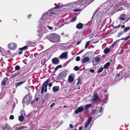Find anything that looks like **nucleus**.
Returning <instances> with one entry per match:
<instances>
[{
	"instance_id": "f257e3e1",
	"label": "nucleus",
	"mask_w": 130,
	"mask_h": 130,
	"mask_svg": "<svg viewBox=\"0 0 130 130\" xmlns=\"http://www.w3.org/2000/svg\"><path fill=\"white\" fill-rule=\"evenodd\" d=\"M47 38L52 42L56 43L59 42L60 41V37L59 36L55 34H52L49 35Z\"/></svg>"
},
{
	"instance_id": "f03ea898",
	"label": "nucleus",
	"mask_w": 130,
	"mask_h": 130,
	"mask_svg": "<svg viewBox=\"0 0 130 130\" xmlns=\"http://www.w3.org/2000/svg\"><path fill=\"white\" fill-rule=\"evenodd\" d=\"M32 98L31 93L29 92L23 99L22 103L26 105H28L31 103L32 101Z\"/></svg>"
},
{
	"instance_id": "7ed1b4c3",
	"label": "nucleus",
	"mask_w": 130,
	"mask_h": 130,
	"mask_svg": "<svg viewBox=\"0 0 130 130\" xmlns=\"http://www.w3.org/2000/svg\"><path fill=\"white\" fill-rule=\"evenodd\" d=\"M50 79V78H49L43 84L41 91V94L43 93L44 91L45 92H47V86Z\"/></svg>"
},
{
	"instance_id": "20e7f679",
	"label": "nucleus",
	"mask_w": 130,
	"mask_h": 130,
	"mask_svg": "<svg viewBox=\"0 0 130 130\" xmlns=\"http://www.w3.org/2000/svg\"><path fill=\"white\" fill-rule=\"evenodd\" d=\"M0 53L2 55L6 57H9L12 54L11 52L7 49H0Z\"/></svg>"
},
{
	"instance_id": "39448f33",
	"label": "nucleus",
	"mask_w": 130,
	"mask_h": 130,
	"mask_svg": "<svg viewBox=\"0 0 130 130\" xmlns=\"http://www.w3.org/2000/svg\"><path fill=\"white\" fill-rule=\"evenodd\" d=\"M102 56L100 55H98L96 56L94 59L92 61L93 65L96 66L98 64L99 62L102 61Z\"/></svg>"
},
{
	"instance_id": "423d86ee",
	"label": "nucleus",
	"mask_w": 130,
	"mask_h": 130,
	"mask_svg": "<svg viewBox=\"0 0 130 130\" xmlns=\"http://www.w3.org/2000/svg\"><path fill=\"white\" fill-rule=\"evenodd\" d=\"M66 72L64 71L59 73L57 77L59 80H60L66 77Z\"/></svg>"
},
{
	"instance_id": "0eeeda50",
	"label": "nucleus",
	"mask_w": 130,
	"mask_h": 130,
	"mask_svg": "<svg viewBox=\"0 0 130 130\" xmlns=\"http://www.w3.org/2000/svg\"><path fill=\"white\" fill-rule=\"evenodd\" d=\"M84 108L81 106L78 107L76 108L74 111V112L73 114H74V113L77 114L80 112H82L84 110Z\"/></svg>"
},
{
	"instance_id": "6e6552de",
	"label": "nucleus",
	"mask_w": 130,
	"mask_h": 130,
	"mask_svg": "<svg viewBox=\"0 0 130 130\" xmlns=\"http://www.w3.org/2000/svg\"><path fill=\"white\" fill-rule=\"evenodd\" d=\"M8 48L10 49H16L17 47L16 44L13 43H10L8 45Z\"/></svg>"
},
{
	"instance_id": "1a4fd4ad",
	"label": "nucleus",
	"mask_w": 130,
	"mask_h": 130,
	"mask_svg": "<svg viewBox=\"0 0 130 130\" xmlns=\"http://www.w3.org/2000/svg\"><path fill=\"white\" fill-rule=\"evenodd\" d=\"M52 63L54 64H57L59 63V60L58 58L55 57L52 59Z\"/></svg>"
},
{
	"instance_id": "9d476101",
	"label": "nucleus",
	"mask_w": 130,
	"mask_h": 130,
	"mask_svg": "<svg viewBox=\"0 0 130 130\" xmlns=\"http://www.w3.org/2000/svg\"><path fill=\"white\" fill-rule=\"evenodd\" d=\"M59 57L60 59L63 58L66 59L67 58V52H65L62 53L60 55Z\"/></svg>"
},
{
	"instance_id": "9b49d317",
	"label": "nucleus",
	"mask_w": 130,
	"mask_h": 130,
	"mask_svg": "<svg viewBox=\"0 0 130 130\" xmlns=\"http://www.w3.org/2000/svg\"><path fill=\"white\" fill-rule=\"evenodd\" d=\"M74 76L73 74L70 75L68 77V82L70 83L72 82L74 80Z\"/></svg>"
},
{
	"instance_id": "f8f14e48",
	"label": "nucleus",
	"mask_w": 130,
	"mask_h": 130,
	"mask_svg": "<svg viewBox=\"0 0 130 130\" xmlns=\"http://www.w3.org/2000/svg\"><path fill=\"white\" fill-rule=\"evenodd\" d=\"M62 5H61L60 6H56V7H55L54 8H52L50 10H48L49 11L47 12V13L46 14H47L48 13H49V12H50V13L51 14H55V13L53 12H51V11L52 10H53L54 9H56L58 8L61 7H62Z\"/></svg>"
},
{
	"instance_id": "ddd939ff",
	"label": "nucleus",
	"mask_w": 130,
	"mask_h": 130,
	"mask_svg": "<svg viewBox=\"0 0 130 130\" xmlns=\"http://www.w3.org/2000/svg\"><path fill=\"white\" fill-rule=\"evenodd\" d=\"M61 46L60 45L54 44L50 48L51 49H61Z\"/></svg>"
},
{
	"instance_id": "4468645a",
	"label": "nucleus",
	"mask_w": 130,
	"mask_h": 130,
	"mask_svg": "<svg viewBox=\"0 0 130 130\" xmlns=\"http://www.w3.org/2000/svg\"><path fill=\"white\" fill-rule=\"evenodd\" d=\"M83 27V24L81 23L77 24L76 25V27L77 29H80L82 28Z\"/></svg>"
},
{
	"instance_id": "2eb2a0df",
	"label": "nucleus",
	"mask_w": 130,
	"mask_h": 130,
	"mask_svg": "<svg viewBox=\"0 0 130 130\" xmlns=\"http://www.w3.org/2000/svg\"><path fill=\"white\" fill-rule=\"evenodd\" d=\"M90 60V59L88 57H85L82 60V63H85L86 62Z\"/></svg>"
},
{
	"instance_id": "dca6fc26",
	"label": "nucleus",
	"mask_w": 130,
	"mask_h": 130,
	"mask_svg": "<svg viewBox=\"0 0 130 130\" xmlns=\"http://www.w3.org/2000/svg\"><path fill=\"white\" fill-rule=\"evenodd\" d=\"M59 87L58 86H56L54 87L53 88V91L54 92H56L58 91L59 89Z\"/></svg>"
},
{
	"instance_id": "f3484780",
	"label": "nucleus",
	"mask_w": 130,
	"mask_h": 130,
	"mask_svg": "<svg viewBox=\"0 0 130 130\" xmlns=\"http://www.w3.org/2000/svg\"><path fill=\"white\" fill-rule=\"evenodd\" d=\"M25 81H22L19 82L17 83H16L15 84V85L16 86V88L17 87L20 86L21 85H22L23 84L24 82Z\"/></svg>"
},
{
	"instance_id": "a211bd4d",
	"label": "nucleus",
	"mask_w": 130,
	"mask_h": 130,
	"mask_svg": "<svg viewBox=\"0 0 130 130\" xmlns=\"http://www.w3.org/2000/svg\"><path fill=\"white\" fill-rule=\"evenodd\" d=\"M8 78L7 77H5L2 82L1 84L2 85L5 86L6 84V82L8 80Z\"/></svg>"
},
{
	"instance_id": "6ab92c4d",
	"label": "nucleus",
	"mask_w": 130,
	"mask_h": 130,
	"mask_svg": "<svg viewBox=\"0 0 130 130\" xmlns=\"http://www.w3.org/2000/svg\"><path fill=\"white\" fill-rule=\"evenodd\" d=\"M2 130H10V127L8 125H5L2 127Z\"/></svg>"
},
{
	"instance_id": "aec40b11",
	"label": "nucleus",
	"mask_w": 130,
	"mask_h": 130,
	"mask_svg": "<svg viewBox=\"0 0 130 130\" xmlns=\"http://www.w3.org/2000/svg\"><path fill=\"white\" fill-rule=\"evenodd\" d=\"M27 43L28 47L34 46L35 44V43L31 42H28Z\"/></svg>"
},
{
	"instance_id": "412c9836",
	"label": "nucleus",
	"mask_w": 130,
	"mask_h": 130,
	"mask_svg": "<svg viewBox=\"0 0 130 130\" xmlns=\"http://www.w3.org/2000/svg\"><path fill=\"white\" fill-rule=\"evenodd\" d=\"M121 73V72H120L118 74H117V75L116 76L115 78V79L116 80H117V81L119 80L122 79V78H121L120 79L118 78H119V77H120V74Z\"/></svg>"
},
{
	"instance_id": "4be33fe9",
	"label": "nucleus",
	"mask_w": 130,
	"mask_h": 130,
	"mask_svg": "<svg viewBox=\"0 0 130 130\" xmlns=\"http://www.w3.org/2000/svg\"><path fill=\"white\" fill-rule=\"evenodd\" d=\"M20 50H21L19 52H17V53H14L13 54V55L14 56L15 55H16L18 54H19L20 55L22 54L23 51H24V50L25 49H19Z\"/></svg>"
},
{
	"instance_id": "5701e85b",
	"label": "nucleus",
	"mask_w": 130,
	"mask_h": 130,
	"mask_svg": "<svg viewBox=\"0 0 130 130\" xmlns=\"http://www.w3.org/2000/svg\"><path fill=\"white\" fill-rule=\"evenodd\" d=\"M110 65V63L108 62L105 64L103 67L104 69H107L108 68L109 66Z\"/></svg>"
},
{
	"instance_id": "b1692460",
	"label": "nucleus",
	"mask_w": 130,
	"mask_h": 130,
	"mask_svg": "<svg viewBox=\"0 0 130 130\" xmlns=\"http://www.w3.org/2000/svg\"><path fill=\"white\" fill-rule=\"evenodd\" d=\"M24 119V117L23 115H21L19 117V120L20 122H22Z\"/></svg>"
},
{
	"instance_id": "393cba45",
	"label": "nucleus",
	"mask_w": 130,
	"mask_h": 130,
	"mask_svg": "<svg viewBox=\"0 0 130 130\" xmlns=\"http://www.w3.org/2000/svg\"><path fill=\"white\" fill-rule=\"evenodd\" d=\"M124 17V15L123 14H122L120 15V17H119V19L120 20H124L126 19L125 18H123L122 17Z\"/></svg>"
},
{
	"instance_id": "a878e982",
	"label": "nucleus",
	"mask_w": 130,
	"mask_h": 130,
	"mask_svg": "<svg viewBox=\"0 0 130 130\" xmlns=\"http://www.w3.org/2000/svg\"><path fill=\"white\" fill-rule=\"evenodd\" d=\"M130 28V27H126L124 29L123 31L124 32H126Z\"/></svg>"
},
{
	"instance_id": "bb28decb",
	"label": "nucleus",
	"mask_w": 130,
	"mask_h": 130,
	"mask_svg": "<svg viewBox=\"0 0 130 130\" xmlns=\"http://www.w3.org/2000/svg\"><path fill=\"white\" fill-rule=\"evenodd\" d=\"M123 52V49H119L117 51V52L118 54H121Z\"/></svg>"
},
{
	"instance_id": "cd10ccee",
	"label": "nucleus",
	"mask_w": 130,
	"mask_h": 130,
	"mask_svg": "<svg viewBox=\"0 0 130 130\" xmlns=\"http://www.w3.org/2000/svg\"><path fill=\"white\" fill-rule=\"evenodd\" d=\"M77 19L76 17H75L74 18H73L70 21V22H75Z\"/></svg>"
},
{
	"instance_id": "c85d7f7f",
	"label": "nucleus",
	"mask_w": 130,
	"mask_h": 130,
	"mask_svg": "<svg viewBox=\"0 0 130 130\" xmlns=\"http://www.w3.org/2000/svg\"><path fill=\"white\" fill-rule=\"evenodd\" d=\"M91 106L92 105L91 104H89L86 105L85 106V110H87L88 109L89 107Z\"/></svg>"
},
{
	"instance_id": "c756f323",
	"label": "nucleus",
	"mask_w": 130,
	"mask_h": 130,
	"mask_svg": "<svg viewBox=\"0 0 130 130\" xmlns=\"http://www.w3.org/2000/svg\"><path fill=\"white\" fill-rule=\"evenodd\" d=\"M110 49H104V52L105 54H107L110 51Z\"/></svg>"
},
{
	"instance_id": "7c9ffc66",
	"label": "nucleus",
	"mask_w": 130,
	"mask_h": 130,
	"mask_svg": "<svg viewBox=\"0 0 130 130\" xmlns=\"http://www.w3.org/2000/svg\"><path fill=\"white\" fill-rule=\"evenodd\" d=\"M90 41H89L86 42L85 46V48H87V47L90 44Z\"/></svg>"
},
{
	"instance_id": "2f4dec72",
	"label": "nucleus",
	"mask_w": 130,
	"mask_h": 130,
	"mask_svg": "<svg viewBox=\"0 0 130 130\" xmlns=\"http://www.w3.org/2000/svg\"><path fill=\"white\" fill-rule=\"evenodd\" d=\"M103 69H104L103 68V67H101L99 69L98 71L97 72L98 73H99L101 72H102Z\"/></svg>"
},
{
	"instance_id": "473e14b6",
	"label": "nucleus",
	"mask_w": 130,
	"mask_h": 130,
	"mask_svg": "<svg viewBox=\"0 0 130 130\" xmlns=\"http://www.w3.org/2000/svg\"><path fill=\"white\" fill-rule=\"evenodd\" d=\"M62 67V66L60 65H59L57 66L55 68V71L57 70L59 68H61Z\"/></svg>"
},
{
	"instance_id": "72a5a7b5",
	"label": "nucleus",
	"mask_w": 130,
	"mask_h": 130,
	"mask_svg": "<svg viewBox=\"0 0 130 130\" xmlns=\"http://www.w3.org/2000/svg\"><path fill=\"white\" fill-rule=\"evenodd\" d=\"M130 38V36H129L125 38H122L121 39V40H125L126 41V40H127L129 39Z\"/></svg>"
},
{
	"instance_id": "f704fd0d",
	"label": "nucleus",
	"mask_w": 130,
	"mask_h": 130,
	"mask_svg": "<svg viewBox=\"0 0 130 130\" xmlns=\"http://www.w3.org/2000/svg\"><path fill=\"white\" fill-rule=\"evenodd\" d=\"M21 113L22 114L21 115H23V116H26V113L25 112L24 110H21Z\"/></svg>"
},
{
	"instance_id": "c9c22d12",
	"label": "nucleus",
	"mask_w": 130,
	"mask_h": 130,
	"mask_svg": "<svg viewBox=\"0 0 130 130\" xmlns=\"http://www.w3.org/2000/svg\"><path fill=\"white\" fill-rule=\"evenodd\" d=\"M117 41H116L112 45L111 47L113 48L114 46L116 44H117Z\"/></svg>"
},
{
	"instance_id": "e433bc0d",
	"label": "nucleus",
	"mask_w": 130,
	"mask_h": 130,
	"mask_svg": "<svg viewBox=\"0 0 130 130\" xmlns=\"http://www.w3.org/2000/svg\"><path fill=\"white\" fill-rule=\"evenodd\" d=\"M79 68L77 66H75L74 68V70L75 71H78L79 70Z\"/></svg>"
},
{
	"instance_id": "4c0bfd02",
	"label": "nucleus",
	"mask_w": 130,
	"mask_h": 130,
	"mask_svg": "<svg viewBox=\"0 0 130 130\" xmlns=\"http://www.w3.org/2000/svg\"><path fill=\"white\" fill-rule=\"evenodd\" d=\"M20 68L19 66L17 65L15 67V69L16 70H19Z\"/></svg>"
},
{
	"instance_id": "58836bf2",
	"label": "nucleus",
	"mask_w": 130,
	"mask_h": 130,
	"mask_svg": "<svg viewBox=\"0 0 130 130\" xmlns=\"http://www.w3.org/2000/svg\"><path fill=\"white\" fill-rule=\"evenodd\" d=\"M92 117H90L88 119L87 122L90 123L92 120Z\"/></svg>"
},
{
	"instance_id": "ea45409f",
	"label": "nucleus",
	"mask_w": 130,
	"mask_h": 130,
	"mask_svg": "<svg viewBox=\"0 0 130 130\" xmlns=\"http://www.w3.org/2000/svg\"><path fill=\"white\" fill-rule=\"evenodd\" d=\"M99 98L97 95H94V100H95L96 99H98Z\"/></svg>"
},
{
	"instance_id": "a19ab883",
	"label": "nucleus",
	"mask_w": 130,
	"mask_h": 130,
	"mask_svg": "<svg viewBox=\"0 0 130 130\" xmlns=\"http://www.w3.org/2000/svg\"><path fill=\"white\" fill-rule=\"evenodd\" d=\"M28 45L25 46L21 48H20L19 49H27L28 48Z\"/></svg>"
},
{
	"instance_id": "79ce46f5",
	"label": "nucleus",
	"mask_w": 130,
	"mask_h": 130,
	"mask_svg": "<svg viewBox=\"0 0 130 130\" xmlns=\"http://www.w3.org/2000/svg\"><path fill=\"white\" fill-rule=\"evenodd\" d=\"M80 58L79 56L77 57L76 58V60L77 61H79L80 60Z\"/></svg>"
},
{
	"instance_id": "37998d69",
	"label": "nucleus",
	"mask_w": 130,
	"mask_h": 130,
	"mask_svg": "<svg viewBox=\"0 0 130 130\" xmlns=\"http://www.w3.org/2000/svg\"><path fill=\"white\" fill-rule=\"evenodd\" d=\"M97 111V110L95 109H93L92 110L91 112V113L92 114H93L95 113Z\"/></svg>"
},
{
	"instance_id": "c03bdc74",
	"label": "nucleus",
	"mask_w": 130,
	"mask_h": 130,
	"mask_svg": "<svg viewBox=\"0 0 130 130\" xmlns=\"http://www.w3.org/2000/svg\"><path fill=\"white\" fill-rule=\"evenodd\" d=\"M90 123L87 122V123L85 125V128H87V126L89 125V124Z\"/></svg>"
},
{
	"instance_id": "a18cd8bd",
	"label": "nucleus",
	"mask_w": 130,
	"mask_h": 130,
	"mask_svg": "<svg viewBox=\"0 0 130 130\" xmlns=\"http://www.w3.org/2000/svg\"><path fill=\"white\" fill-rule=\"evenodd\" d=\"M50 96V95L49 94H46V95L44 96V98H45V99H47Z\"/></svg>"
},
{
	"instance_id": "49530a36",
	"label": "nucleus",
	"mask_w": 130,
	"mask_h": 130,
	"mask_svg": "<svg viewBox=\"0 0 130 130\" xmlns=\"http://www.w3.org/2000/svg\"><path fill=\"white\" fill-rule=\"evenodd\" d=\"M123 34V32L121 31L119 32V34L118 35V37H120V36L122 35Z\"/></svg>"
},
{
	"instance_id": "de8ad7c7",
	"label": "nucleus",
	"mask_w": 130,
	"mask_h": 130,
	"mask_svg": "<svg viewBox=\"0 0 130 130\" xmlns=\"http://www.w3.org/2000/svg\"><path fill=\"white\" fill-rule=\"evenodd\" d=\"M14 116L12 115H11L9 117V119H14Z\"/></svg>"
},
{
	"instance_id": "09e8293b",
	"label": "nucleus",
	"mask_w": 130,
	"mask_h": 130,
	"mask_svg": "<svg viewBox=\"0 0 130 130\" xmlns=\"http://www.w3.org/2000/svg\"><path fill=\"white\" fill-rule=\"evenodd\" d=\"M25 128V127L24 126H23L22 127L21 126V127H20L19 128V129L20 130H22L23 129Z\"/></svg>"
},
{
	"instance_id": "8fccbe9b",
	"label": "nucleus",
	"mask_w": 130,
	"mask_h": 130,
	"mask_svg": "<svg viewBox=\"0 0 130 130\" xmlns=\"http://www.w3.org/2000/svg\"><path fill=\"white\" fill-rule=\"evenodd\" d=\"M55 104V103H53L51 104L50 106V108H51L53 107L54 105Z\"/></svg>"
},
{
	"instance_id": "3c124183",
	"label": "nucleus",
	"mask_w": 130,
	"mask_h": 130,
	"mask_svg": "<svg viewBox=\"0 0 130 130\" xmlns=\"http://www.w3.org/2000/svg\"><path fill=\"white\" fill-rule=\"evenodd\" d=\"M84 128V127L82 125H81L79 128L78 130H82L83 128Z\"/></svg>"
},
{
	"instance_id": "603ef678",
	"label": "nucleus",
	"mask_w": 130,
	"mask_h": 130,
	"mask_svg": "<svg viewBox=\"0 0 130 130\" xmlns=\"http://www.w3.org/2000/svg\"><path fill=\"white\" fill-rule=\"evenodd\" d=\"M53 84L51 82H50L48 84V86L49 87H51L52 85Z\"/></svg>"
},
{
	"instance_id": "864d4df0",
	"label": "nucleus",
	"mask_w": 130,
	"mask_h": 130,
	"mask_svg": "<svg viewBox=\"0 0 130 130\" xmlns=\"http://www.w3.org/2000/svg\"><path fill=\"white\" fill-rule=\"evenodd\" d=\"M89 71H90L92 73H93L94 72V70L93 69H90L89 70Z\"/></svg>"
},
{
	"instance_id": "5fc2aeb1",
	"label": "nucleus",
	"mask_w": 130,
	"mask_h": 130,
	"mask_svg": "<svg viewBox=\"0 0 130 130\" xmlns=\"http://www.w3.org/2000/svg\"><path fill=\"white\" fill-rule=\"evenodd\" d=\"M103 109V108H102V107H100V110H99V112L101 113Z\"/></svg>"
},
{
	"instance_id": "6e6d98bb",
	"label": "nucleus",
	"mask_w": 130,
	"mask_h": 130,
	"mask_svg": "<svg viewBox=\"0 0 130 130\" xmlns=\"http://www.w3.org/2000/svg\"><path fill=\"white\" fill-rule=\"evenodd\" d=\"M27 59H25L23 61V62L25 63V64H26L27 63Z\"/></svg>"
},
{
	"instance_id": "4d7b16f0",
	"label": "nucleus",
	"mask_w": 130,
	"mask_h": 130,
	"mask_svg": "<svg viewBox=\"0 0 130 130\" xmlns=\"http://www.w3.org/2000/svg\"><path fill=\"white\" fill-rule=\"evenodd\" d=\"M18 73H17L14 74L13 76H11V78H13L14 77H15L17 75H18Z\"/></svg>"
},
{
	"instance_id": "13d9d810",
	"label": "nucleus",
	"mask_w": 130,
	"mask_h": 130,
	"mask_svg": "<svg viewBox=\"0 0 130 130\" xmlns=\"http://www.w3.org/2000/svg\"><path fill=\"white\" fill-rule=\"evenodd\" d=\"M80 79L79 78L78 79V81L77 83V84H79L80 83Z\"/></svg>"
},
{
	"instance_id": "bf43d9fd",
	"label": "nucleus",
	"mask_w": 130,
	"mask_h": 130,
	"mask_svg": "<svg viewBox=\"0 0 130 130\" xmlns=\"http://www.w3.org/2000/svg\"><path fill=\"white\" fill-rule=\"evenodd\" d=\"M81 40H79V41H78L77 43L76 44L77 45H78L81 42Z\"/></svg>"
},
{
	"instance_id": "052dcab7",
	"label": "nucleus",
	"mask_w": 130,
	"mask_h": 130,
	"mask_svg": "<svg viewBox=\"0 0 130 130\" xmlns=\"http://www.w3.org/2000/svg\"><path fill=\"white\" fill-rule=\"evenodd\" d=\"M81 9H75L74 10V12H77L80 11Z\"/></svg>"
},
{
	"instance_id": "680f3d73",
	"label": "nucleus",
	"mask_w": 130,
	"mask_h": 130,
	"mask_svg": "<svg viewBox=\"0 0 130 130\" xmlns=\"http://www.w3.org/2000/svg\"><path fill=\"white\" fill-rule=\"evenodd\" d=\"M121 26V25L120 24H119L117 26H116L115 27V29H117L119 27Z\"/></svg>"
},
{
	"instance_id": "e2e57ef3",
	"label": "nucleus",
	"mask_w": 130,
	"mask_h": 130,
	"mask_svg": "<svg viewBox=\"0 0 130 130\" xmlns=\"http://www.w3.org/2000/svg\"><path fill=\"white\" fill-rule=\"evenodd\" d=\"M31 16V14H30L29 15H28L27 16V18L28 19H29L30 17Z\"/></svg>"
},
{
	"instance_id": "0e129e2a",
	"label": "nucleus",
	"mask_w": 130,
	"mask_h": 130,
	"mask_svg": "<svg viewBox=\"0 0 130 130\" xmlns=\"http://www.w3.org/2000/svg\"><path fill=\"white\" fill-rule=\"evenodd\" d=\"M70 127L71 128H72L73 127V125L72 124H70L69 125Z\"/></svg>"
},
{
	"instance_id": "69168bd1",
	"label": "nucleus",
	"mask_w": 130,
	"mask_h": 130,
	"mask_svg": "<svg viewBox=\"0 0 130 130\" xmlns=\"http://www.w3.org/2000/svg\"><path fill=\"white\" fill-rule=\"evenodd\" d=\"M30 58H32L33 57V54H31L29 56Z\"/></svg>"
},
{
	"instance_id": "338daca9",
	"label": "nucleus",
	"mask_w": 130,
	"mask_h": 130,
	"mask_svg": "<svg viewBox=\"0 0 130 130\" xmlns=\"http://www.w3.org/2000/svg\"><path fill=\"white\" fill-rule=\"evenodd\" d=\"M3 98L2 94H0V99H2Z\"/></svg>"
},
{
	"instance_id": "774afa93",
	"label": "nucleus",
	"mask_w": 130,
	"mask_h": 130,
	"mask_svg": "<svg viewBox=\"0 0 130 130\" xmlns=\"http://www.w3.org/2000/svg\"><path fill=\"white\" fill-rule=\"evenodd\" d=\"M49 29L51 30H52L53 29V28L51 26H50L49 27Z\"/></svg>"
}]
</instances>
